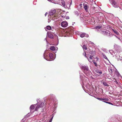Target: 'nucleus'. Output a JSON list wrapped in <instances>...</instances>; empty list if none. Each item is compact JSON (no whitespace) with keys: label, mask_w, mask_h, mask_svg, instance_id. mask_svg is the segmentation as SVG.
<instances>
[{"label":"nucleus","mask_w":122,"mask_h":122,"mask_svg":"<svg viewBox=\"0 0 122 122\" xmlns=\"http://www.w3.org/2000/svg\"><path fill=\"white\" fill-rule=\"evenodd\" d=\"M93 56L91 55H90L89 56V58H88V57H86V58L88 59V61L90 62H92L93 61Z\"/></svg>","instance_id":"obj_13"},{"label":"nucleus","mask_w":122,"mask_h":122,"mask_svg":"<svg viewBox=\"0 0 122 122\" xmlns=\"http://www.w3.org/2000/svg\"><path fill=\"white\" fill-rule=\"evenodd\" d=\"M103 84L105 86H108V84L106 82H103Z\"/></svg>","instance_id":"obj_28"},{"label":"nucleus","mask_w":122,"mask_h":122,"mask_svg":"<svg viewBox=\"0 0 122 122\" xmlns=\"http://www.w3.org/2000/svg\"><path fill=\"white\" fill-rule=\"evenodd\" d=\"M85 78H86V79L87 80V79H88V78H87L85 77Z\"/></svg>","instance_id":"obj_48"},{"label":"nucleus","mask_w":122,"mask_h":122,"mask_svg":"<svg viewBox=\"0 0 122 122\" xmlns=\"http://www.w3.org/2000/svg\"><path fill=\"white\" fill-rule=\"evenodd\" d=\"M91 54L93 56H94L95 54V51H91Z\"/></svg>","instance_id":"obj_26"},{"label":"nucleus","mask_w":122,"mask_h":122,"mask_svg":"<svg viewBox=\"0 0 122 122\" xmlns=\"http://www.w3.org/2000/svg\"><path fill=\"white\" fill-rule=\"evenodd\" d=\"M83 8L86 11H87V9L88 8V4L87 3H84L83 4Z\"/></svg>","instance_id":"obj_12"},{"label":"nucleus","mask_w":122,"mask_h":122,"mask_svg":"<svg viewBox=\"0 0 122 122\" xmlns=\"http://www.w3.org/2000/svg\"><path fill=\"white\" fill-rule=\"evenodd\" d=\"M83 84L84 85H86V84L85 83H84V82H83Z\"/></svg>","instance_id":"obj_42"},{"label":"nucleus","mask_w":122,"mask_h":122,"mask_svg":"<svg viewBox=\"0 0 122 122\" xmlns=\"http://www.w3.org/2000/svg\"><path fill=\"white\" fill-rule=\"evenodd\" d=\"M97 99H98V100H100L101 101V98H97Z\"/></svg>","instance_id":"obj_40"},{"label":"nucleus","mask_w":122,"mask_h":122,"mask_svg":"<svg viewBox=\"0 0 122 122\" xmlns=\"http://www.w3.org/2000/svg\"><path fill=\"white\" fill-rule=\"evenodd\" d=\"M71 34V32H70L69 30H67L66 31L65 33V35L67 36H70V34Z\"/></svg>","instance_id":"obj_15"},{"label":"nucleus","mask_w":122,"mask_h":122,"mask_svg":"<svg viewBox=\"0 0 122 122\" xmlns=\"http://www.w3.org/2000/svg\"><path fill=\"white\" fill-rule=\"evenodd\" d=\"M47 35H48V37L51 39H53L54 38L53 35L51 33L47 32Z\"/></svg>","instance_id":"obj_14"},{"label":"nucleus","mask_w":122,"mask_h":122,"mask_svg":"<svg viewBox=\"0 0 122 122\" xmlns=\"http://www.w3.org/2000/svg\"><path fill=\"white\" fill-rule=\"evenodd\" d=\"M71 4L70 3V4H67V5L66 6V7H67V8H69L70 7L71 5Z\"/></svg>","instance_id":"obj_32"},{"label":"nucleus","mask_w":122,"mask_h":122,"mask_svg":"<svg viewBox=\"0 0 122 122\" xmlns=\"http://www.w3.org/2000/svg\"><path fill=\"white\" fill-rule=\"evenodd\" d=\"M48 0L49 1H51L52 2H54L53 0Z\"/></svg>","instance_id":"obj_36"},{"label":"nucleus","mask_w":122,"mask_h":122,"mask_svg":"<svg viewBox=\"0 0 122 122\" xmlns=\"http://www.w3.org/2000/svg\"><path fill=\"white\" fill-rule=\"evenodd\" d=\"M46 29L49 30H50L51 29V27L49 25H48L46 27Z\"/></svg>","instance_id":"obj_21"},{"label":"nucleus","mask_w":122,"mask_h":122,"mask_svg":"<svg viewBox=\"0 0 122 122\" xmlns=\"http://www.w3.org/2000/svg\"><path fill=\"white\" fill-rule=\"evenodd\" d=\"M21 122H26L25 121H24L23 120H22V121H21Z\"/></svg>","instance_id":"obj_41"},{"label":"nucleus","mask_w":122,"mask_h":122,"mask_svg":"<svg viewBox=\"0 0 122 122\" xmlns=\"http://www.w3.org/2000/svg\"><path fill=\"white\" fill-rule=\"evenodd\" d=\"M101 32L102 34L104 35L110 37L112 36V33L108 30H105V31H101Z\"/></svg>","instance_id":"obj_3"},{"label":"nucleus","mask_w":122,"mask_h":122,"mask_svg":"<svg viewBox=\"0 0 122 122\" xmlns=\"http://www.w3.org/2000/svg\"><path fill=\"white\" fill-rule=\"evenodd\" d=\"M80 67L81 69L86 76H88L91 75V72L89 70L87 66H83L81 65L80 66Z\"/></svg>","instance_id":"obj_2"},{"label":"nucleus","mask_w":122,"mask_h":122,"mask_svg":"<svg viewBox=\"0 0 122 122\" xmlns=\"http://www.w3.org/2000/svg\"><path fill=\"white\" fill-rule=\"evenodd\" d=\"M96 7H95L92 4L91 6V7L90 9V10L92 12V13H94L95 11V9H96Z\"/></svg>","instance_id":"obj_8"},{"label":"nucleus","mask_w":122,"mask_h":122,"mask_svg":"<svg viewBox=\"0 0 122 122\" xmlns=\"http://www.w3.org/2000/svg\"><path fill=\"white\" fill-rule=\"evenodd\" d=\"M82 47L83 49L85 50H86L87 49L85 45H84Z\"/></svg>","instance_id":"obj_30"},{"label":"nucleus","mask_w":122,"mask_h":122,"mask_svg":"<svg viewBox=\"0 0 122 122\" xmlns=\"http://www.w3.org/2000/svg\"><path fill=\"white\" fill-rule=\"evenodd\" d=\"M61 25L62 27H65L68 25V23L66 21H62L61 23Z\"/></svg>","instance_id":"obj_9"},{"label":"nucleus","mask_w":122,"mask_h":122,"mask_svg":"<svg viewBox=\"0 0 122 122\" xmlns=\"http://www.w3.org/2000/svg\"><path fill=\"white\" fill-rule=\"evenodd\" d=\"M48 14V13H46L45 14V16H46V15H47V14Z\"/></svg>","instance_id":"obj_45"},{"label":"nucleus","mask_w":122,"mask_h":122,"mask_svg":"<svg viewBox=\"0 0 122 122\" xmlns=\"http://www.w3.org/2000/svg\"><path fill=\"white\" fill-rule=\"evenodd\" d=\"M102 28V26L100 25H99L96 26L95 28L96 30V31H99L100 32H101V31H100L101 30V29Z\"/></svg>","instance_id":"obj_11"},{"label":"nucleus","mask_w":122,"mask_h":122,"mask_svg":"<svg viewBox=\"0 0 122 122\" xmlns=\"http://www.w3.org/2000/svg\"><path fill=\"white\" fill-rule=\"evenodd\" d=\"M104 102L107 103V102H106V101H104Z\"/></svg>","instance_id":"obj_46"},{"label":"nucleus","mask_w":122,"mask_h":122,"mask_svg":"<svg viewBox=\"0 0 122 122\" xmlns=\"http://www.w3.org/2000/svg\"><path fill=\"white\" fill-rule=\"evenodd\" d=\"M102 54L103 55V56L104 58L107 59V60H108V59L107 57L104 54Z\"/></svg>","instance_id":"obj_27"},{"label":"nucleus","mask_w":122,"mask_h":122,"mask_svg":"<svg viewBox=\"0 0 122 122\" xmlns=\"http://www.w3.org/2000/svg\"><path fill=\"white\" fill-rule=\"evenodd\" d=\"M48 52L47 51H45L43 54L44 58L47 61L48 60Z\"/></svg>","instance_id":"obj_6"},{"label":"nucleus","mask_w":122,"mask_h":122,"mask_svg":"<svg viewBox=\"0 0 122 122\" xmlns=\"http://www.w3.org/2000/svg\"><path fill=\"white\" fill-rule=\"evenodd\" d=\"M56 12V10L55 9L51 10L49 12V14L50 15H52L54 14Z\"/></svg>","instance_id":"obj_10"},{"label":"nucleus","mask_w":122,"mask_h":122,"mask_svg":"<svg viewBox=\"0 0 122 122\" xmlns=\"http://www.w3.org/2000/svg\"><path fill=\"white\" fill-rule=\"evenodd\" d=\"M38 98L37 100V101L38 102L37 104H34L31 106L30 107V111L31 112H33L35 111H37L40 108L43 107L45 105V104L43 103L42 101H40Z\"/></svg>","instance_id":"obj_1"},{"label":"nucleus","mask_w":122,"mask_h":122,"mask_svg":"<svg viewBox=\"0 0 122 122\" xmlns=\"http://www.w3.org/2000/svg\"><path fill=\"white\" fill-rule=\"evenodd\" d=\"M46 31H47V30L46 29Z\"/></svg>","instance_id":"obj_51"},{"label":"nucleus","mask_w":122,"mask_h":122,"mask_svg":"<svg viewBox=\"0 0 122 122\" xmlns=\"http://www.w3.org/2000/svg\"><path fill=\"white\" fill-rule=\"evenodd\" d=\"M74 13L75 15H79V13L77 11H75L74 12Z\"/></svg>","instance_id":"obj_29"},{"label":"nucleus","mask_w":122,"mask_h":122,"mask_svg":"<svg viewBox=\"0 0 122 122\" xmlns=\"http://www.w3.org/2000/svg\"><path fill=\"white\" fill-rule=\"evenodd\" d=\"M93 63L96 66H97V64L96 62H93Z\"/></svg>","instance_id":"obj_35"},{"label":"nucleus","mask_w":122,"mask_h":122,"mask_svg":"<svg viewBox=\"0 0 122 122\" xmlns=\"http://www.w3.org/2000/svg\"><path fill=\"white\" fill-rule=\"evenodd\" d=\"M115 36L117 38H118L119 40H120V38L119 37H118L117 36H116V35H115Z\"/></svg>","instance_id":"obj_37"},{"label":"nucleus","mask_w":122,"mask_h":122,"mask_svg":"<svg viewBox=\"0 0 122 122\" xmlns=\"http://www.w3.org/2000/svg\"><path fill=\"white\" fill-rule=\"evenodd\" d=\"M49 57H50V59H49L48 58V61H51L52 60H53L55 58V57H54L53 55V54L51 53H50L49 54Z\"/></svg>","instance_id":"obj_7"},{"label":"nucleus","mask_w":122,"mask_h":122,"mask_svg":"<svg viewBox=\"0 0 122 122\" xmlns=\"http://www.w3.org/2000/svg\"><path fill=\"white\" fill-rule=\"evenodd\" d=\"M50 21V20H48V23H49Z\"/></svg>","instance_id":"obj_44"},{"label":"nucleus","mask_w":122,"mask_h":122,"mask_svg":"<svg viewBox=\"0 0 122 122\" xmlns=\"http://www.w3.org/2000/svg\"><path fill=\"white\" fill-rule=\"evenodd\" d=\"M117 76L119 75H120V74L118 72H117Z\"/></svg>","instance_id":"obj_38"},{"label":"nucleus","mask_w":122,"mask_h":122,"mask_svg":"<svg viewBox=\"0 0 122 122\" xmlns=\"http://www.w3.org/2000/svg\"><path fill=\"white\" fill-rule=\"evenodd\" d=\"M96 71L98 74H101L102 73V72L101 71H99L98 70H97Z\"/></svg>","instance_id":"obj_25"},{"label":"nucleus","mask_w":122,"mask_h":122,"mask_svg":"<svg viewBox=\"0 0 122 122\" xmlns=\"http://www.w3.org/2000/svg\"><path fill=\"white\" fill-rule=\"evenodd\" d=\"M111 80L113 81H114V82L116 83H118V82L116 81V79H115V78H112Z\"/></svg>","instance_id":"obj_19"},{"label":"nucleus","mask_w":122,"mask_h":122,"mask_svg":"<svg viewBox=\"0 0 122 122\" xmlns=\"http://www.w3.org/2000/svg\"><path fill=\"white\" fill-rule=\"evenodd\" d=\"M69 17H67L66 18V19H69Z\"/></svg>","instance_id":"obj_43"},{"label":"nucleus","mask_w":122,"mask_h":122,"mask_svg":"<svg viewBox=\"0 0 122 122\" xmlns=\"http://www.w3.org/2000/svg\"><path fill=\"white\" fill-rule=\"evenodd\" d=\"M58 44H56V45H57Z\"/></svg>","instance_id":"obj_50"},{"label":"nucleus","mask_w":122,"mask_h":122,"mask_svg":"<svg viewBox=\"0 0 122 122\" xmlns=\"http://www.w3.org/2000/svg\"><path fill=\"white\" fill-rule=\"evenodd\" d=\"M113 5V6L115 8H117L118 6L116 2L114 0H109Z\"/></svg>","instance_id":"obj_5"},{"label":"nucleus","mask_w":122,"mask_h":122,"mask_svg":"<svg viewBox=\"0 0 122 122\" xmlns=\"http://www.w3.org/2000/svg\"><path fill=\"white\" fill-rule=\"evenodd\" d=\"M109 72L111 73H112V69H110L109 70Z\"/></svg>","instance_id":"obj_33"},{"label":"nucleus","mask_w":122,"mask_h":122,"mask_svg":"<svg viewBox=\"0 0 122 122\" xmlns=\"http://www.w3.org/2000/svg\"><path fill=\"white\" fill-rule=\"evenodd\" d=\"M45 39L46 41L47 42V41L46 40V38H45Z\"/></svg>","instance_id":"obj_47"},{"label":"nucleus","mask_w":122,"mask_h":122,"mask_svg":"<svg viewBox=\"0 0 122 122\" xmlns=\"http://www.w3.org/2000/svg\"><path fill=\"white\" fill-rule=\"evenodd\" d=\"M108 102H107V103H108Z\"/></svg>","instance_id":"obj_49"},{"label":"nucleus","mask_w":122,"mask_h":122,"mask_svg":"<svg viewBox=\"0 0 122 122\" xmlns=\"http://www.w3.org/2000/svg\"><path fill=\"white\" fill-rule=\"evenodd\" d=\"M88 35L86 34L85 33H83L80 35V37L81 38H83L84 36L88 37Z\"/></svg>","instance_id":"obj_17"},{"label":"nucleus","mask_w":122,"mask_h":122,"mask_svg":"<svg viewBox=\"0 0 122 122\" xmlns=\"http://www.w3.org/2000/svg\"><path fill=\"white\" fill-rule=\"evenodd\" d=\"M112 31L116 35H118L119 34V32L117 30H115L113 29Z\"/></svg>","instance_id":"obj_18"},{"label":"nucleus","mask_w":122,"mask_h":122,"mask_svg":"<svg viewBox=\"0 0 122 122\" xmlns=\"http://www.w3.org/2000/svg\"><path fill=\"white\" fill-rule=\"evenodd\" d=\"M61 3L63 6L65 8H66V6L65 5V3L64 1H62L61 2Z\"/></svg>","instance_id":"obj_20"},{"label":"nucleus","mask_w":122,"mask_h":122,"mask_svg":"<svg viewBox=\"0 0 122 122\" xmlns=\"http://www.w3.org/2000/svg\"><path fill=\"white\" fill-rule=\"evenodd\" d=\"M80 76L81 78V79H82V78H83V77H85L84 75L82 74H80Z\"/></svg>","instance_id":"obj_24"},{"label":"nucleus","mask_w":122,"mask_h":122,"mask_svg":"<svg viewBox=\"0 0 122 122\" xmlns=\"http://www.w3.org/2000/svg\"><path fill=\"white\" fill-rule=\"evenodd\" d=\"M108 104H110L112 105V104L111 103V102H109Z\"/></svg>","instance_id":"obj_39"},{"label":"nucleus","mask_w":122,"mask_h":122,"mask_svg":"<svg viewBox=\"0 0 122 122\" xmlns=\"http://www.w3.org/2000/svg\"><path fill=\"white\" fill-rule=\"evenodd\" d=\"M103 100L108 101V99L107 98H101V101H102Z\"/></svg>","instance_id":"obj_23"},{"label":"nucleus","mask_w":122,"mask_h":122,"mask_svg":"<svg viewBox=\"0 0 122 122\" xmlns=\"http://www.w3.org/2000/svg\"><path fill=\"white\" fill-rule=\"evenodd\" d=\"M52 115H53V116H52V117H51V119H50V120L49 121V122H51L52 121V119H53V117L54 116V115H53V114Z\"/></svg>","instance_id":"obj_31"},{"label":"nucleus","mask_w":122,"mask_h":122,"mask_svg":"<svg viewBox=\"0 0 122 122\" xmlns=\"http://www.w3.org/2000/svg\"><path fill=\"white\" fill-rule=\"evenodd\" d=\"M51 50L52 51H57L58 49V48L57 47H55L54 46H51L50 48Z\"/></svg>","instance_id":"obj_16"},{"label":"nucleus","mask_w":122,"mask_h":122,"mask_svg":"<svg viewBox=\"0 0 122 122\" xmlns=\"http://www.w3.org/2000/svg\"><path fill=\"white\" fill-rule=\"evenodd\" d=\"M97 14L99 15V16L97 17L99 21L102 20L103 19V17L104 15L103 14L101 13L98 12L97 13Z\"/></svg>","instance_id":"obj_4"},{"label":"nucleus","mask_w":122,"mask_h":122,"mask_svg":"<svg viewBox=\"0 0 122 122\" xmlns=\"http://www.w3.org/2000/svg\"><path fill=\"white\" fill-rule=\"evenodd\" d=\"M83 55H84L85 57H87L86 56V53L85 52H84V53H83Z\"/></svg>","instance_id":"obj_34"},{"label":"nucleus","mask_w":122,"mask_h":122,"mask_svg":"<svg viewBox=\"0 0 122 122\" xmlns=\"http://www.w3.org/2000/svg\"><path fill=\"white\" fill-rule=\"evenodd\" d=\"M116 84L117 85L118 87H119L120 88H122V86H121V84L120 83H118H118H116Z\"/></svg>","instance_id":"obj_22"}]
</instances>
